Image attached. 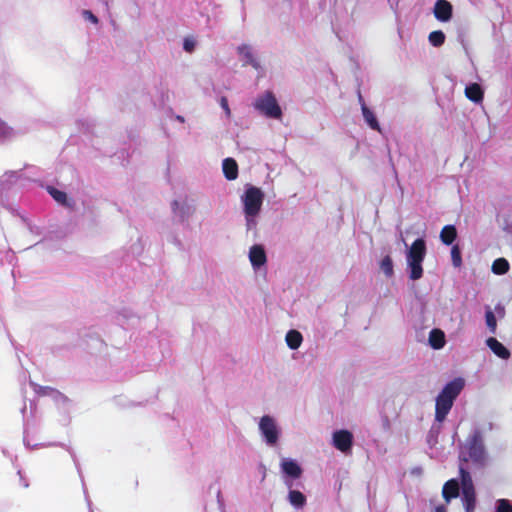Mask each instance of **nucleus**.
I'll return each mask as SVG.
<instances>
[{
  "label": "nucleus",
  "mask_w": 512,
  "mask_h": 512,
  "mask_svg": "<svg viewBox=\"0 0 512 512\" xmlns=\"http://www.w3.org/2000/svg\"><path fill=\"white\" fill-rule=\"evenodd\" d=\"M265 192L262 188L252 184L244 187L240 196L243 216L247 229H253L257 225V220L262 212L264 204Z\"/></svg>",
  "instance_id": "nucleus-1"
},
{
  "label": "nucleus",
  "mask_w": 512,
  "mask_h": 512,
  "mask_svg": "<svg viewBox=\"0 0 512 512\" xmlns=\"http://www.w3.org/2000/svg\"><path fill=\"white\" fill-rule=\"evenodd\" d=\"M465 386V380L461 377L455 378L447 383L436 397L435 419L443 422L451 410L454 400Z\"/></svg>",
  "instance_id": "nucleus-2"
},
{
  "label": "nucleus",
  "mask_w": 512,
  "mask_h": 512,
  "mask_svg": "<svg viewBox=\"0 0 512 512\" xmlns=\"http://www.w3.org/2000/svg\"><path fill=\"white\" fill-rule=\"evenodd\" d=\"M426 252V243L422 238L416 239L411 245L407 246L406 264L410 280L416 281L423 277V261L426 256Z\"/></svg>",
  "instance_id": "nucleus-3"
},
{
  "label": "nucleus",
  "mask_w": 512,
  "mask_h": 512,
  "mask_svg": "<svg viewBox=\"0 0 512 512\" xmlns=\"http://www.w3.org/2000/svg\"><path fill=\"white\" fill-rule=\"evenodd\" d=\"M257 429L263 443L271 448L277 447L282 439V428L278 418L264 414L257 421Z\"/></svg>",
  "instance_id": "nucleus-4"
},
{
  "label": "nucleus",
  "mask_w": 512,
  "mask_h": 512,
  "mask_svg": "<svg viewBox=\"0 0 512 512\" xmlns=\"http://www.w3.org/2000/svg\"><path fill=\"white\" fill-rule=\"evenodd\" d=\"M253 106L261 115L267 118L275 120L282 119V109L278 103L276 96L270 91H265L264 93L259 95L255 99Z\"/></svg>",
  "instance_id": "nucleus-5"
},
{
  "label": "nucleus",
  "mask_w": 512,
  "mask_h": 512,
  "mask_svg": "<svg viewBox=\"0 0 512 512\" xmlns=\"http://www.w3.org/2000/svg\"><path fill=\"white\" fill-rule=\"evenodd\" d=\"M331 446L344 455L352 452L354 445V435L348 429H336L331 433Z\"/></svg>",
  "instance_id": "nucleus-6"
},
{
  "label": "nucleus",
  "mask_w": 512,
  "mask_h": 512,
  "mask_svg": "<svg viewBox=\"0 0 512 512\" xmlns=\"http://www.w3.org/2000/svg\"><path fill=\"white\" fill-rule=\"evenodd\" d=\"M247 257L254 272L257 273L266 269L268 256L263 244L255 243L249 246L247 250Z\"/></svg>",
  "instance_id": "nucleus-7"
},
{
  "label": "nucleus",
  "mask_w": 512,
  "mask_h": 512,
  "mask_svg": "<svg viewBox=\"0 0 512 512\" xmlns=\"http://www.w3.org/2000/svg\"><path fill=\"white\" fill-rule=\"evenodd\" d=\"M461 488H462V500L466 509V512H473L475 508V490L470 475L461 470Z\"/></svg>",
  "instance_id": "nucleus-8"
},
{
  "label": "nucleus",
  "mask_w": 512,
  "mask_h": 512,
  "mask_svg": "<svg viewBox=\"0 0 512 512\" xmlns=\"http://www.w3.org/2000/svg\"><path fill=\"white\" fill-rule=\"evenodd\" d=\"M237 54L244 66L250 65L255 70L261 69V63L254 54V50L251 45L243 43L237 47Z\"/></svg>",
  "instance_id": "nucleus-9"
},
{
  "label": "nucleus",
  "mask_w": 512,
  "mask_h": 512,
  "mask_svg": "<svg viewBox=\"0 0 512 512\" xmlns=\"http://www.w3.org/2000/svg\"><path fill=\"white\" fill-rule=\"evenodd\" d=\"M281 472L293 480L298 479L302 475V468L300 464L291 458H283L280 461Z\"/></svg>",
  "instance_id": "nucleus-10"
},
{
  "label": "nucleus",
  "mask_w": 512,
  "mask_h": 512,
  "mask_svg": "<svg viewBox=\"0 0 512 512\" xmlns=\"http://www.w3.org/2000/svg\"><path fill=\"white\" fill-rule=\"evenodd\" d=\"M453 8L447 0H438L433 9L435 18L441 22H448L452 18Z\"/></svg>",
  "instance_id": "nucleus-11"
},
{
  "label": "nucleus",
  "mask_w": 512,
  "mask_h": 512,
  "mask_svg": "<svg viewBox=\"0 0 512 512\" xmlns=\"http://www.w3.org/2000/svg\"><path fill=\"white\" fill-rule=\"evenodd\" d=\"M222 171L225 178L229 181H234L238 178V164L233 158H225L222 161Z\"/></svg>",
  "instance_id": "nucleus-12"
},
{
  "label": "nucleus",
  "mask_w": 512,
  "mask_h": 512,
  "mask_svg": "<svg viewBox=\"0 0 512 512\" xmlns=\"http://www.w3.org/2000/svg\"><path fill=\"white\" fill-rule=\"evenodd\" d=\"M428 343L435 350L442 349L446 344L445 333L438 328L432 329L428 335Z\"/></svg>",
  "instance_id": "nucleus-13"
},
{
  "label": "nucleus",
  "mask_w": 512,
  "mask_h": 512,
  "mask_svg": "<svg viewBox=\"0 0 512 512\" xmlns=\"http://www.w3.org/2000/svg\"><path fill=\"white\" fill-rule=\"evenodd\" d=\"M487 346L491 349V351L498 357L502 359H507L510 356L508 349L499 342L496 338L490 337L486 340Z\"/></svg>",
  "instance_id": "nucleus-14"
},
{
  "label": "nucleus",
  "mask_w": 512,
  "mask_h": 512,
  "mask_svg": "<svg viewBox=\"0 0 512 512\" xmlns=\"http://www.w3.org/2000/svg\"><path fill=\"white\" fill-rule=\"evenodd\" d=\"M285 343L291 350H297L303 343V336L298 330L291 329L285 335Z\"/></svg>",
  "instance_id": "nucleus-15"
},
{
  "label": "nucleus",
  "mask_w": 512,
  "mask_h": 512,
  "mask_svg": "<svg viewBox=\"0 0 512 512\" xmlns=\"http://www.w3.org/2000/svg\"><path fill=\"white\" fill-rule=\"evenodd\" d=\"M459 495V484L456 480L452 479L447 481L442 489V496L445 501L448 503L452 499L458 497Z\"/></svg>",
  "instance_id": "nucleus-16"
},
{
  "label": "nucleus",
  "mask_w": 512,
  "mask_h": 512,
  "mask_svg": "<svg viewBox=\"0 0 512 512\" xmlns=\"http://www.w3.org/2000/svg\"><path fill=\"white\" fill-rule=\"evenodd\" d=\"M465 96L472 102L480 103L483 100L484 92L479 84L472 83L465 88Z\"/></svg>",
  "instance_id": "nucleus-17"
},
{
  "label": "nucleus",
  "mask_w": 512,
  "mask_h": 512,
  "mask_svg": "<svg viewBox=\"0 0 512 512\" xmlns=\"http://www.w3.org/2000/svg\"><path fill=\"white\" fill-rule=\"evenodd\" d=\"M287 499L295 509H302L306 505V496L299 490H289Z\"/></svg>",
  "instance_id": "nucleus-18"
},
{
  "label": "nucleus",
  "mask_w": 512,
  "mask_h": 512,
  "mask_svg": "<svg viewBox=\"0 0 512 512\" xmlns=\"http://www.w3.org/2000/svg\"><path fill=\"white\" fill-rule=\"evenodd\" d=\"M361 110L364 120L369 125V127L374 130L380 131V125L373 111H371L364 103H362L361 105Z\"/></svg>",
  "instance_id": "nucleus-19"
},
{
  "label": "nucleus",
  "mask_w": 512,
  "mask_h": 512,
  "mask_svg": "<svg viewBox=\"0 0 512 512\" xmlns=\"http://www.w3.org/2000/svg\"><path fill=\"white\" fill-rule=\"evenodd\" d=\"M510 265L505 258H497L493 261L491 270L496 275H504L509 271Z\"/></svg>",
  "instance_id": "nucleus-20"
},
{
  "label": "nucleus",
  "mask_w": 512,
  "mask_h": 512,
  "mask_svg": "<svg viewBox=\"0 0 512 512\" xmlns=\"http://www.w3.org/2000/svg\"><path fill=\"white\" fill-rule=\"evenodd\" d=\"M379 267L381 272L386 278L393 277L394 274V265L393 260L390 256H385L380 260Z\"/></svg>",
  "instance_id": "nucleus-21"
},
{
  "label": "nucleus",
  "mask_w": 512,
  "mask_h": 512,
  "mask_svg": "<svg viewBox=\"0 0 512 512\" xmlns=\"http://www.w3.org/2000/svg\"><path fill=\"white\" fill-rule=\"evenodd\" d=\"M456 236H457L456 229L452 225H447V226L443 227V229L441 230V233H440L441 241L446 245L451 244L455 240Z\"/></svg>",
  "instance_id": "nucleus-22"
},
{
  "label": "nucleus",
  "mask_w": 512,
  "mask_h": 512,
  "mask_svg": "<svg viewBox=\"0 0 512 512\" xmlns=\"http://www.w3.org/2000/svg\"><path fill=\"white\" fill-rule=\"evenodd\" d=\"M14 128L7 122L0 119V140H8L15 136Z\"/></svg>",
  "instance_id": "nucleus-23"
},
{
  "label": "nucleus",
  "mask_w": 512,
  "mask_h": 512,
  "mask_svg": "<svg viewBox=\"0 0 512 512\" xmlns=\"http://www.w3.org/2000/svg\"><path fill=\"white\" fill-rule=\"evenodd\" d=\"M445 39H446L445 34L440 30L432 31L428 35L429 43L434 47L442 46L445 42Z\"/></svg>",
  "instance_id": "nucleus-24"
},
{
  "label": "nucleus",
  "mask_w": 512,
  "mask_h": 512,
  "mask_svg": "<svg viewBox=\"0 0 512 512\" xmlns=\"http://www.w3.org/2000/svg\"><path fill=\"white\" fill-rule=\"evenodd\" d=\"M49 193L53 197V199L57 201L59 204L67 206L70 205L69 197L65 192L51 188L49 190Z\"/></svg>",
  "instance_id": "nucleus-25"
},
{
  "label": "nucleus",
  "mask_w": 512,
  "mask_h": 512,
  "mask_svg": "<svg viewBox=\"0 0 512 512\" xmlns=\"http://www.w3.org/2000/svg\"><path fill=\"white\" fill-rule=\"evenodd\" d=\"M484 454H485V451H484V447L482 444H478V443H475L472 447H471V457H473L476 461H480L484 458Z\"/></svg>",
  "instance_id": "nucleus-26"
},
{
  "label": "nucleus",
  "mask_w": 512,
  "mask_h": 512,
  "mask_svg": "<svg viewBox=\"0 0 512 512\" xmlns=\"http://www.w3.org/2000/svg\"><path fill=\"white\" fill-rule=\"evenodd\" d=\"M485 320H486V325L489 328V330L492 333H495L496 327H497V322H496L495 315L493 314V312L491 310L486 311Z\"/></svg>",
  "instance_id": "nucleus-27"
},
{
  "label": "nucleus",
  "mask_w": 512,
  "mask_h": 512,
  "mask_svg": "<svg viewBox=\"0 0 512 512\" xmlns=\"http://www.w3.org/2000/svg\"><path fill=\"white\" fill-rule=\"evenodd\" d=\"M81 15L85 21L90 22L94 26L99 24L98 17L91 10L85 9L81 12Z\"/></svg>",
  "instance_id": "nucleus-28"
},
{
  "label": "nucleus",
  "mask_w": 512,
  "mask_h": 512,
  "mask_svg": "<svg viewBox=\"0 0 512 512\" xmlns=\"http://www.w3.org/2000/svg\"><path fill=\"white\" fill-rule=\"evenodd\" d=\"M197 45V41L193 37H186L183 41V49L188 52L192 53Z\"/></svg>",
  "instance_id": "nucleus-29"
},
{
  "label": "nucleus",
  "mask_w": 512,
  "mask_h": 512,
  "mask_svg": "<svg viewBox=\"0 0 512 512\" xmlns=\"http://www.w3.org/2000/svg\"><path fill=\"white\" fill-rule=\"evenodd\" d=\"M451 257H452L453 265L455 267H460L461 264H462V259H461L460 251H459L457 246H454L452 248V250H451Z\"/></svg>",
  "instance_id": "nucleus-30"
},
{
  "label": "nucleus",
  "mask_w": 512,
  "mask_h": 512,
  "mask_svg": "<svg viewBox=\"0 0 512 512\" xmlns=\"http://www.w3.org/2000/svg\"><path fill=\"white\" fill-rule=\"evenodd\" d=\"M511 511H512V506L507 500H505V499L498 500L497 512H511Z\"/></svg>",
  "instance_id": "nucleus-31"
},
{
  "label": "nucleus",
  "mask_w": 512,
  "mask_h": 512,
  "mask_svg": "<svg viewBox=\"0 0 512 512\" xmlns=\"http://www.w3.org/2000/svg\"><path fill=\"white\" fill-rule=\"evenodd\" d=\"M220 106L224 110L225 116L227 118H230L231 117V110H230V107H229V104H228V100L225 97H222L220 99Z\"/></svg>",
  "instance_id": "nucleus-32"
},
{
  "label": "nucleus",
  "mask_w": 512,
  "mask_h": 512,
  "mask_svg": "<svg viewBox=\"0 0 512 512\" xmlns=\"http://www.w3.org/2000/svg\"><path fill=\"white\" fill-rule=\"evenodd\" d=\"M435 512H447V509L444 505H438L435 507Z\"/></svg>",
  "instance_id": "nucleus-33"
}]
</instances>
